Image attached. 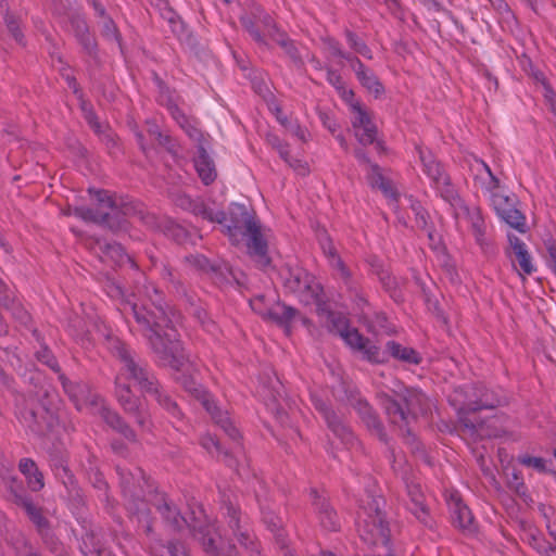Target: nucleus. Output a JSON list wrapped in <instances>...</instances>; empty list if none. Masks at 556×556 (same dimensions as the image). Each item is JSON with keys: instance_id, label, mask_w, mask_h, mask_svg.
<instances>
[{"instance_id": "nucleus-1", "label": "nucleus", "mask_w": 556, "mask_h": 556, "mask_svg": "<svg viewBox=\"0 0 556 556\" xmlns=\"http://www.w3.org/2000/svg\"><path fill=\"white\" fill-rule=\"evenodd\" d=\"M106 292L109 296L121 301L118 311L123 315L134 316L157 362L177 371L182 370L188 361L178 340L177 330L170 325L177 317L173 312L172 318L168 317L155 286L152 283L144 286V299H137L136 294L126 296L123 289L115 283L108 286Z\"/></svg>"}, {"instance_id": "nucleus-2", "label": "nucleus", "mask_w": 556, "mask_h": 556, "mask_svg": "<svg viewBox=\"0 0 556 556\" xmlns=\"http://www.w3.org/2000/svg\"><path fill=\"white\" fill-rule=\"evenodd\" d=\"M110 349L112 354L119 361L121 368L115 377V394L122 407L128 414L135 416L137 424L142 428H148V416L142 408L140 400L132 395L128 380H132L139 388L151 395L160 405L174 416L179 417L180 410L172 399L163 393L154 376L136 359L132 352L119 340L114 339Z\"/></svg>"}, {"instance_id": "nucleus-3", "label": "nucleus", "mask_w": 556, "mask_h": 556, "mask_svg": "<svg viewBox=\"0 0 556 556\" xmlns=\"http://www.w3.org/2000/svg\"><path fill=\"white\" fill-rule=\"evenodd\" d=\"M451 405L456 409L463 432L479 438L498 437L497 430H491L489 421H477L471 413L480 409H493L501 405V399L483 387L464 384L456 387L448 395Z\"/></svg>"}, {"instance_id": "nucleus-4", "label": "nucleus", "mask_w": 556, "mask_h": 556, "mask_svg": "<svg viewBox=\"0 0 556 556\" xmlns=\"http://www.w3.org/2000/svg\"><path fill=\"white\" fill-rule=\"evenodd\" d=\"M154 506L173 529L180 530L187 525L194 532V535L199 536L202 541L206 553L214 556L232 555L233 546L222 538L217 528L207 519L202 507H199L198 515L195 511H192L193 518L188 521L185 517L180 516L176 507L168 504L163 494L155 495Z\"/></svg>"}, {"instance_id": "nucleus-5", "label": "nucleus", "mask_w": 556, "mask_h": 556, "mask_svg": "<svg viewBox=\"0 0 556 556\" xmlns=\"http://www.w3.org/2000/svg\"><path fill=\"white\" fill-rule=\"evenodd\" d=\"M229 224L226 232L232 244L244 242L249 255L261 268L270 265L267 254V241L257 220L251 215L245 205L232 204L229 208Z\"/></svg>"}, {"instance_id": "nucleus-6", "label": "nucleus", "mask_w": 556, "mask_h": 556, "mask_svg": "<svg viewBox=\"0 0 556 556\" xmlns=\"http://www.w3.org/2000/svg\"><path fill=\"white\" fill-rule=\"evenodd\" d=\"M392 394L405 403V408L386 391L377 394L379 404L384 409L389 420L401 429L408 427L418 415L427 414L431 403L429 399L418 389L405 388L400 381L392 380L387 387Z\"/></svg>"}, {"instance_id": "nucleus-7", "label": "nucleus", "mask_w": 556, "mask_h": 556, "mask_svg": "<svg viewBox=\"0 0 556 556\" xmlns=\"http://www.w3.org/2000/svg\"><path fill=\"white\" fill-rule=\"evenodd\" d=\"M89 193L97 202V210H91L85 206L68 207L64 211L65 215H74L86 222H94L105 224L110 228H122L123 216H131L136 213L135 206L126 202L124 199H115L106 190H92Z\"/></svg>"}, {"instance_id": "nucleus-8", "label": "nucleus", "mask_w": 556, "mask_h": 556, "mask_svg": "<svg viewBox=\"0 0 556 556\" xmlns=\"http://www.w3.org/2000/svg\"><path fill=\"white\" fill-rule=\"evenodd\" d=\"M59 380L65 393L70 396L78 410H87L92 415L100 416L110 427L118 431L129 441H135L134 431L122 420V418L104 405V401L93 394L85 383L70 381L64 375Z\"/></svg>"}, {"instance_id": "nucleus-9", "label": "nucleus", "mask_w": 556, "mask_h": 556, "mask_svg": "<svg viewBox=\"0 0 556 556\" xmlns=\"http://www.w3.org/2000/svg\"><path fill=\"white\" fill-rule=\"evenodd\" d=\"M318 315L329 332L338 334L350 349L359 352L365 359L372 363L383 361L380 349L363 337L356 328H352L344 314L328 311L319 304Z\"/></svg>"}, {"instance_id": "nucleus-10", "label": "nucleus", "mask_w": 556, "mask_h": 556, "mask_svg": "<svg viewBox=\"0 0 556 556\" xmlns=\"http://www.w3.org/2000/svg\"><path fill=\"white\" fill-rule=\"evenodd\" d=\"M383 500L380 496L367 495L366 504L361 506L357 517V529L362 540L371 545H386L389 542V528L381 513Z\"/></svg>"}, {"instance_id": "nucleus-11", "label": "nucleus", "mask_w": 556, "mask_h": 556, "mask_svg": "<svg viewBox=\"0 0 556 556\" xmlns=\"http://www.w3.org/2000/svg\"><path fill=\"white\" fill-rule=\"evenodd\" d=\"M285 288L293 293L305 305L317 304L321 301L323 288L316 278L301 267L287 266L281 269Z\"/></svg>"}, {"instance_id": "nucleus-12", "label": "nucleus", "mask_w": 556, "mask_h": 556, "mask_svg": "<svg viewBox=\"0 0 556 556\" xmlns=\"http://www.w3.org/2000/svg\"><path fill=\"white\" fill-rule=\"evenodd\" d=\"M177 379L186 391L191 393L201 402L202 406L212 416L213 420L225 431V433L233 441H237L240 437L238 429L233 425L228 413L223 412L217 407L206 390L191 376L181 375V377H177Z\"/></svg>"}, {"instance_id": "nucleus-13", "label": "nucleus", "mask_w": 556, "mask_h": 556, "mask_svg": "<svg viewBox=\"0 0 556 556\" xmlns=\"http://www.w3.org/2000/svg\"><path fill=\"white\" fill-rule=\"evenodd\" d=\"M121 476V486L126 500V507L130 514L137 515L139 521L146 522V531H151V525L148 520L149 509L143 500L139 497L138 490L143 488L147 483L146 478L140 469L136 473L127 472L124 469L117 468Z\"/></svg>"}, {"instance_id": "nucleus-14", "label": "nucleus", "mask_w": 556, "mask_h": 556, "mask_svg": "<svg viewBox=\"0 0 556 556\" xmlns=\"http://www.w3.org/2000/svg\"><path fill=\"white\" fill-rule=\"evenodd\" d=\"M349 97L353 98V92L349 91ZM351 124L354 136L363 144H371L377 138V126L372 119L371 113L359 102L351 99Z\"/></svg>"}, {"instance_id": "nucleus-15", "label": "nucleus", "mask_w": 556, "mask_h": 556, "mask_svg": "<svg viewBox=\"0 0 556 556\" xmlns=\"http://www.w3.org/2000/svg\"><path fill=\"white\" fill-rule=\"evenodd\" d=\"M251 308L265 319L274 320L278 324L290 323L296 314V311L275 301L274 296L256 295L250 300Z\"/></svg>"}, {"instance_id": "nucleus-16", "label": "nucleus", "mask_w": 556, "mask_h": 556, "mask_svg": "<svg viewBox=\"0 0 556 556\" xmlns=\"http://www.w3.org/2000/svg\"><path fill=\"white\" fill-rule=\"evenodd\" d=\"M240 21L243 27L249 31L252 38L260 42H264V38L260 30L256 28V24L260 23L267 30V34L276 40L278 35L281 34L277 26L275 25L271 17L266 14L261 7L253 4L250 13H245L240 17Z\"/></svg>"}, {"instance_id": "nucleus-17", "label": "nucleus", "mask_w": 556, "mask_h": 556, "mask_svg": "<svg viewBox=\"0 0 556 556\" xmlns=\"http://www.w3.org/2000/svg\"><path fill=\"white\" fill-rule=\"evenodd\" d=\"M313 402L316 409L321 413L332 433L344 445H353L354 435L350 427L323 400L313 396Z\"/></svg>"}, {"instance_id": "nucleus-18", "label": "nucleus", "mask_w": 556, "mask_h": 556, "mask_svg": "<svg viewBox=\"0 0 556 556\" xmlns=\"http://www.w3.org/2000/svg\"><path fill=\"white\" fill-rule=\"evenodd\" d=\"M453 216L456 220L465 217L470 226L477 243L480 247L485 244V229L486 225L482 216L481 210L478 206L469 207L465 203L457 208Z\"/></svg>"}, {"instance_id": "nucleus-19", "label": "nucleus", "mask_w": 556, "mask_h": 556, "mask_svg": "<svg viewBox=\"0 0 556 556\" xmlns=\"http://www.w3.org/2000/svg\"><path fill=\"white\" fill-rule=\"evenodd\" d=\"M470 169L472 172L476 185L479 186L483 192L490 193L498 190L500 180L492 173L490 166L484 161L475 159L470 165Z\"/></svg>"}, {"instance_id": "nucleus-20", "label": "nucleus", "mask_w": 556, "mask_h": 556, "mask_svg": "<svg viewBox=\"0 0 556 556\" xmlns=\"http://www.w3.org/2000/svg\"><path fill=\"white\" fill-rule=\"evenodd\" d=\"M446 501L453 523L464 530H469L472 526L473 517L470 509L463 503L459 494L453 491L446 496Z\"/></svg>"}, {"instance_id": "nucleus-21", "label": "nucleus", "mask_w": 556, "mask_h": 556, "mask_svg": "<svg viewBox=\"0 0 556 556\" xmlns=\"http://www.w3.org/2000/svg\"><path fill=\"white\" fill-rule=\"evenodd\" d=\"M351 67L355 72L362 86L374 93L376 98L383 93L384 88L376 74L370 68L366 67L359 59H351Z\"/></svg>"}, {"instance_id": "nucleus-22", "label": "nucleus", "mask_w": 556, "mask_h": 556, "mask_svg": "<svg viewBox=\"0 0 556 556\" xmlns=\"http://www.w3.org/2000/svg\"><path fill=\"white\" fill-rule=\"evenodd\" d=\"M417 151L422 164V170L430 179L431 187L448 176L443 166L435 160L430 151L420 147L417 148Z\"/></svg>"}, {"instance_id": "nucleus-23", "label": "nucleus", "mask_w": 556, "mask_h": 556, "mask_svg": "<svg viewBox=\"0 0 556 556\" xmlns=\"http://www.w3.org/2000/svg\"><path fill=\"white\" fill-rule=\"evenodd\" d=\"M313 496V504L319 514L320 523L324 529L328 531H337L340 528V520L333 509L329 506L328 502L317 494L316 490L311 491Z\"/></svg>"}, {"instance_id": "nucleus-24", "label": "nucleus", "mask_w": 556, "mask_h": 556, "mask_svg": "<svg viewBox=\"0 0 556 556\" xmlns=\"http://www.w3.org/2000/svg\"><path fill=\"white\" fill-rule=\"evenodd\" d=\"M227 516L229 518V526L232 529L238 542L251 554L256 551L253 535L248 530H241L239 525V511L232 505L226 507Z\"/></svg>"}, {"instance_id": "nucleus-25", "label": "nucleus", "mask_w": 556, "mask_h": 556, "mask_svg": "<svg viewBox=\"0 0 556 556\" xmlns=\"http://www.w3.org/2000/svg\"><path fill=\"white\" fill-rule=\"evenodd\" d=\"M508 241L522 273L526 275L533 274L535 266L532 263V257L526 243L515 235H508Z\"/></svg>"}, {"instance_id": "nucleus-26", "label": "nucleus", "mask_w": 556, "mask_h": 556, "mask_svg": "<svg viewBox=\"0 0 556 556\" xmlns=\"http://www.w3.org/2000/svg\"><path fill=\"white\" fill-rule=\"evenodd\" d=\"M367 179L372 188L381 190L384 195L390 199V205L395 208L397 202L396 193L391 184L383 178L377 165L368 164Z\"/></svg>"}, {"instance_id": "nucleus-27", "label": "nucleus", "mask_w": 556, "mask_h": 556, "mask_svg": "<svg viewBox=\"0 0 556 556\" xmlns=\"http://www.w3.org/2000/svg\"><path fill=\"white\" fill-rule=\"evenodd\" d=\"M432 188L435 190L437 194L451 206L452 213L465 203L457 189L452 184L450 176L435 184Z\"/></svg>"}, {"instance_id": "nucleus-28", "label": "nucleus", "mask_w": 556, "mask_h": 556, "mask_svg": "<svg viewBox=\"0 0 556 556\" xmlns=\"http://www.w3.org/2000/svg\"><path fill=\"white\" fill-rule=\"evenodd\" d=\"M194 167L199 177L205 185H208L215 180L216 170L214 163L202 146H199L198 148V154L194 157Z\"/></svg>"}, {"instance_id": "nucleus-29", "label": "nucleus", "mask_w": 556, "mask_h": 556, "mask_svg": "<svg viewBox=\"0 0 556 556\" xmlns=\"http://www.w3.org/2000/svg\"><path fill=\"white\" fill-rule=\"evenodd\" d=\"M167 110L177 124L186 131V134L193 140L200 141L202 135L197 124L190 119L176 104L169 103Z\"/></svg>"}, {"instance_id": "nucleus-30", "label": "nucleus", "mask_w": 556, "mask_h": 556, "mask_svg": "<svg viewBox=\"0 0 556 556\" xmlns=\"http://www.w3.org/2000/svg\"><path fill=\"white\" fill-rule=\"evenodd\" d=\"M356 409L361 415L362 419L364 420V422L366 424V426L368 427V429L375 431L378 434V437L381 440H383V427L378 417L376 416V414L372 412L371 407L368 405V403L362 400L357 401Z\"/></svg>"}, {"instance_id": "nucleus-31", "label": "nucleus", "mask_w": 556, "mask_h": 556, "mask_svg": "<svg viewBox=\"0 0 556 556\" xmlns=\"http://www.w3.org/2000/svg\"><path fill=\"white\" fill-rule=\"evenodd\" d=\"M388 352L396 359L408 364H419L421 358L414 349L404 346L395 341H389L386 345Z\"/></svg>"}, {"instance_id": "nucleus-32", "label": "nucleus", "mask_w": 556, "mask_h": 556, "mask_svg": "<svg viewBox=\"0 0 556 556\" xmlns=\"http://www.w3.org/2000/svg\"><path fill=\"white\" fill-rule=\"evenodd\" d=\"M147 131L149 136L164 147L173 156L179 155L178 144L167 135H163L155 123H148Z\"/></svg>"}, {"instance_id": "nucleus-33", "label": "nucleus", "mask_w": 556, "mask_h": 556, "mask_svg": "<svg viewBox=\"0 0 556 556\" xmlns=\"http://www.w3.org/2000/svg\"><path fill=\"white\" fill-rule=\"evenodd\" d=\"M201 445L213 456L217 457L218 459H223L228 466H235V462L228 455V452L222 448L220 444L213 435L206 434L202 437Z\"/></svg>"}, {"instance_id": "nucleus-34", "label": "nucleus", "mask_w": 556, "mask_h": 556, "mask_svg": "<svg viewBox=\"0 0 556 556\" xmlns=\"http://www.w3.org/2000/svg\"><path fill=\"white\" fill-rule=\"evenodd\" d=\"M72 25L74 27V33L81 46L88 51L92 52V50L96 47L94 39L89 33V29L87 27V24L84 20H74L72 22Z\"/></svg>"}, {"instance_id": "nucleus-35", "label": "nucleus", "mask_w": 556, "mask_h": 556, "mask_svg": "<svg viewBox=\"0 0 556 556\" xmlns=\"http://www.w3.org/2000/svg\"><path fill=\"white\" fill-rule=\"evenodd\" d=\"M408 488V494L412 496L413 505L412 511L415 514V516L424 523H427V517L428 513L426 507L422 504V494L417 485L407 486Z\"/></svg>"}, {"instance_id": "nucleus-36", "label": "nucleus", "mask_w": 556, "mask_h": 556, "mask_svg": "<svg viewBox=\"0 0 556 556\" xmlns=\"http://www.w3.org/2000/svg\"><path fill=\"white\" fill-rule=\"evenodd\" d=\"M505 223H507L510 227L523 231L525 227V216L517 208L513 207V205L501 210V213L497 214Z\"/></svg>"}, {"instance_id": "nucleus-37", "label": "nucleus", "mask_w": 556, "mask_h": 556, "mask_svg": "<svg viewBox=\"0 0 556 556\" xmlns=\"http://www.w3.org/2000/svg\"><path fill=\"white\" fill-rule=\"evenodd\" d=\"M324 252L328 257L330 266L333 268V270L337 273L338 277H340L343 280H348L350 277L349 269L342 262V260L336 254L334 250L331 245L328 248L324 247Z\"/></svg>"}, {"instance_id": "nucleus-38", "label": "nucleus", "mask_w": 556, "mask_h": 556, "mask_svg": "<svg viewBox=\"0 0 556 556\" xmlns=\"http://www.w3.org/2000/svg\"><path fill=\"white\" fill-rule=\"evenodd\" d=\"M518 462L528 468H532L539 473L547 472L549 470L548 466L551 465V462L543 457L530 456L528 454L519 455Z\"/></svg>"}, {"instance_id": "nucleus-39", "label": "nucleus", "mask_w": 556, "mask_h": 556, "mask_svg": "<svg viewBox=\"0 0 556 556\" xmlns=\"http://www.w3.org/2000/svg\"><path fill=\"white\" fill-rule=\"evenodd\" d=\"M18 504L25 509L26 514L30 518V520L38 527L43 528L46 526V519L41 515L39 508H37L30 500L27 497H20Z\"/></svg>"}, {"instance_id": "nucleus-40", "label": "nucleus", "mask_w": 556, "mask_h": 556, "mask_svg": "<svg viewBox=\"0 0 556 556\" xmlns=\"http://www.w3.org/2000/svg\"><path fill=\"white\" fill-rule=\"evenodd\" d=\"M346 41L350 48L353 49L356 53L361 54L366 59H372V53L369 47L354 33L346 31Z\"/></svg>"}, {"instance_id": "nucleus-41", "label": "nucleus", "mask_w": 556, "mask_h": 556, "mask_svg": "<svg viewBox=\"0 0 556 556\" xmlns=\"http://www.w3.org/2000/svg\"><path fill=\"white\" fill-rule=\"evenodd\" d=\"M4 23L7 25L8 30L11 33L12 37L15 39V41L21 45H24V37L22 29L20 27V22L8 10L4 14Z\"/></svg>"}, {"instance_id": "nucleus-42", "label": "nucleus", "mask_w": 556, "mask_h": 556, "mask_svg": "<svg viewBox=\"0 0 556 556\" xmlns=\"http://www.w3.org/2000/svg\"><path fill=\"white\" fill-rule=\"evenodd\" d=\"M153 556H187L185 547L180 543L170 542L166 546L153 548Z\"/></svg>"}, {"instance_id": "nucleus-43", "label": "nucleus", "mask_w": 556, "mask_h": 556, "mask_svg": "<svg viewBox=\"0 0 556 556\" xmlns=\"http://www.w3.org/2000/svg\"><path fill=\"white\" fill-rule=\"evenodd\" d=\"M490 197V201L492 206L494 207L496 214L501 213V210H504L511 205L508 197L501 194L498 190L488 193Z\"/></svg>"}, {"instance_id": "nucleus-44", "label": "nucleus", "mask_w": 556, "mask_h": 556, "mask_svg": "<svg viewBox=\"0 0 556 556\" xmlns=\"http://www.w3.org/2000/svg\"><path fill=\"white\" fill-rule=\"evenodd\" d=\"M531 544L541 554H545L546 556H556V547H553L540 536L532 534Z\"/></svg>"}, {"instance_id": "nucleus-45", "label": "nucleus", "mask_w": 556, "mask_h": 556, "mask_svg": "<svg viewBox=\"0 0 556 556\" xmlns=\"http://www.w3.org/2000/svg\"><path fill=\"white\" fill-rule=\"evenodd\" d=\"M275 41H277V43H279L285 49V51L289 54V56L293 61L300 60V54L298 52V49L295 48L293 42L288 39V37L285 34H279L278 38H276Z\"/></svg>"}, {"instance_id": "nucleus-46", "label": "nucleus", "mask_w": 556, "mask_h": 556, "mask_svg": "<svg viewBox=\"0 0 556 556\" xmlns=\"http://www.w3.org/2000/svg\"><path fill=\"white\" fill-rule=\"evenodd\" d=\"M325 48L328 51V53L332 56L345 59L350 63H351V59H353L349 54L344 53L343 50L341 49L339 42L332 38H327L325 40Z\"/></svg>"}, {"instance_id": "nucleus-47", "label": "nucleus", "mask_w": 556, "mask_h": 556, "mask_svg": "<svg viewBox=\"0 0 556 556\" xmlns=\"http://www.w3.org/2000/svg\"><path fill=\"white\" fill-rule=\"evenodd\" d=\"M409 202H410V207L416 216L417 226L420 228H427V224H428L427 212L422 208V206L418 202L413 201L410 198H409Z\"/></svg>"}, {"instance_id": "nucleus-48", "label": "nucleus", "mask_w": 556, "mask_h": 556, "mask_svg": "<svg viewBox=\"0 0 556 556\" xmlns=\"http://www.w3.org/2000/svg\"><path fill=\"white\" fill-rule=\"evenodd\" d=\"M37 359L42 364L49 366L54 371H59L58 362L52 353L47 348H41L37 353Z\"/></svg>"}, {"instance_id": "nucleus-49", "label": "nucleus", "mask_w": 556, "mask_h": 556, "mask_svg": "<svg viewBox=\"0 0 556 556\" xmlns=\"http://www.w3.org/2000/svg\"><path fill=\"white\" fill-rule=\"evenodd\" d=\"M102 34L108 39L118 40L117 28L110 17H104L102 21Z\"/></svg>"}, {"instance_id": "nucleus-50", "label": "nucleus", "mask_w": 556, "mask_h": 556, "mask_svg": "<svg viewBox=\"0 0 556 556\" xmlns=\"http://www.w3.org/2000/svg\"><path fill=\"white\" fill-rule=\"evenodd\" d=\"M286 129L301 141L307 140V130L302 127L296 121H290Z\"/></svg>"}, {"instance_id": "nucleus-51", "label": "nucleus", "mask_w": 556, "mask_h": 556, "mask_svg": "<svg viewBox=\"0 0 556 556\" xmlns=\"http://www.w3.org/2000/svg\"><path fill=\"white\" fill-rule=\"evenodd\" d=\"M510 489H513L519 495H525L527 488L522 478L519 476L517 471L511 472V478L508 480Z\"/></svg>"}, {"instance_id": "nucleus-52", "label": "nucleus", "mask_w": 556, "mask_h": 556, "mask_svg": "<svg viewBox=\"0 0 556 556\" xmlns=\"http://www.w3.org/2000/svg\"><path fill=\"white\" fill-rule=\"evenodd\" d=\"M200 214L203 216V218L210 220V222H217L222 224L224 220H226L225 213L222 211H214L210 207H203L200 211Z\"/></svg>"}, {"instance_id": "nucleus-53", "label": "nucleus", "mask_w": 556, "mask_h": 556, "mask_svg": "<svg viewBox=\"0 0 556 556\" xmlns=\"http://www.w3.org/2000/svg\"><path fill=\"white\" fill-rule=\"evenodd\" d=\"M545 247L547 251V265L556 275V242L554 240H547Z\"/></svg>"}, {"instance_id": "nucleus-54", "label": "nucleus", "mask_w": 556, "mask_h": 556, "mask_svg": "<svg viewBox=\"0 0 556 556\" xmlns=\"http://www.w3.org/2000/svg\"><path fill=\"white\" fill-rule=\"evenodd\" d=\"M186 261L197 269L206 270L210 267L208 260L203 255H190L186 257Z\"/></svg>"}, {"instance_id": "nucleus-55", "label": "nucleus", "mask_w": 556, "mask_h": 556, "mask_svg": "<svg viewBox=\"0 0 556 556\" xmlns=\"http://www.w3.org/2000/svg\"><path fill=\"white\" fill-rule=\"evenodd\" d=\"M20 471L25 476L27 479L29 476H31L33 472H37L38 468L35 464V462L30 458H22L18 464Z\"/></svg>"}, {"instance_id": "nucleus-56", "label": "nucleus", "mask_w": 556, "mask_h": 556, "mask_svg": "<svg viewBox=\"0 0 556 556\" xmlns=\"http://www.w3.org/2000/svg\"><path fill=\"white\" fill-rule=\"evenodd\" d=\"M27 485L31 491H39L43 488V476L38 470L37 472H33L27 479Z\"/></svg>"}, {"instance_id": "nucleus-57", "label": "nucleus", "mask_w": 556, "mask_h": 556, "mask_svg": "<svg viewBox=\"0 0 556 556\" xmlns=\"http://www.w3.org/2000/svg\"><path fill=\"white\" fill-rule=\"evenodd\" d=\"M83 110L85 112V117H86L88 124L91 126V128L97 134H100L101 132V125H100L98 118L96 117V115L93 114V112L91 110H87L85 108V105H83Z\"/></svg>"}, {"instance_id": "nucleus-58", "label": "nucleus", "mask_w": 556, "mask_h": 556, "mask_svg": "<svg viewBox=\"0 0 556 556\" xmlns=\"http://www.w3.org/2000/svg\"><path fill=\"white\" fill-rule=\"evenodd\" d=\"M273 144L275 146V148L277 149L278 153L280 154V156L287 162L289 163L291 161V159L289 157V147L287 143L280 141L279 139H275V141L273 142Z\"/></svg>"}, {"instance_id": "nucleus-59", "label": "nucleus", "mask_w": 556, "mask_h": 556, "mask_svg": "<svg viewBox=\"0 0 556 556\" xmlns=\"http://www.w3.org/2000/svg\"><path fill=\"white\" fill-rule=\"evenodd\" d=\"M319 118L323 125L331 132H336L338 129L337 122L332 119L327 113H320Z\"/></svg>"}, {"instance_id": "nucleus-60", "label": "nucleus", "mask_w": 556, "mask_h": 556, "mask_svg": "<svg viewBox=\"0 0 556 556\" xmlns=\"http://www.w3.org/2000/svg\"><path fill=\"white\" fill-rule=\"evenodd\" d=\"M106 253L110 255V256H116L118 257V261H122L123 256H124V250L123 248L121 247V244H117V243H109L106 245Z\"/></svg>"}, {"instance_id": "nucleus-61", "label": "nucleus", "mask_w": 556, "mask_h": 556, "mask_svg": "<svg viewBox=\"0 0 556 556\" xmlns=\"http://www.w3.org/2000/svg\"><path fill=\"white\" fill-rule=\"evenodd\" d=\"M289 165L292 166L300 175H306L308 173L307 166L299 160H291Z\"/></svg>"}, {"instance_id": "nucleus-62", "label": "nucleus", "mask_w": 556, "mask_h": 556, "mask_svg": "<svg viewBox=\"0 0 556 556\" xmlns=\"http://www.w3.org/2000/svg\"><path fill=\"white\" fill-rule=\"evenodd\" d=\"M14 316L23 324L27 325L30 320L29 314L24 308H16V312H14Z\"/></svg>"}, {"instance_id": "nucleus-63", "label": "nucleus", "mask_w": 556, "mask_h": 556, "mask_svg": "<svg viewBox=\"0 0 556 556\" xmlns=\"http://www.w3.org/2000/svg\"><path fill=\"white\" fill-rule=\"evenodd\" d=\"M265 522L271 528L273 531H276L280 528V519L274 515L265 516Z\"/></svg>"}, {"instance_id": "nucleus-64", "label": "nucleus", "mask_w": 556, "mask_h": 556, "mask_svg": "<svg viewBox=\"0 0 556 556\" xmlns=\"http://www.w3.org/2000/svg\"><path fill=\"white\" fill-rule=\"evenodd\" d=\"M491 5L498 12H509L508 5L505 0H489Z\"/></svg>"}]
</instances>
